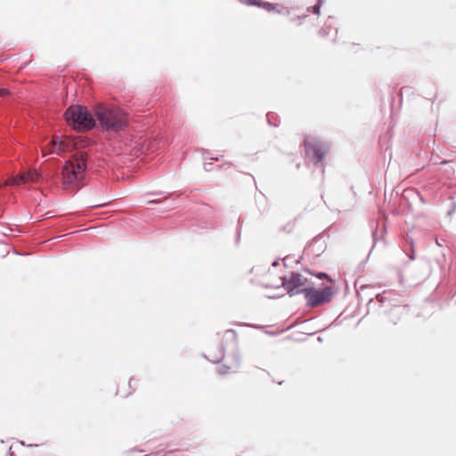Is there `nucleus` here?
Here are the masks:
<instances>
[{"instance_id":"nucleus-3","label":"nucleus","mask_w":456,"mask_h":456,"mask_svg":"<svg viewBox=\"0 0 456 456\" xmlns=\"http://www.w3.org/2000/svg\"><path fill=\"white\" fill-rule=\"evenodd\" d=\"M65 118L68 124L77 130H89L95 125V120L91 113L79 105L69 107L65 112Z\"/></svg>"},{"instance_id":"nucleus-14","label":"nucleus","mask_w":456,"mask_h":456,"mask_svg":"<svg viewBox=\"0 0 456 456\" xmlns=\"http://www.w3.org/2000/svg\"><path fill=\"white\" fill-rule=\"evenodd\" d=\"M315 278L319 280H326V283H334L332 279L325 273H315Z\"/></svg>"},{"instance_id":"nucleus-18","label":"nucleus","mask_w":456,"mask_h":456,"mask_svg":"<svg viewBox=\"0 0 456 456\" xmlns=\"http://www.w3.org/2000/svg\"><path fill=\"white\" fill-rule=\"evenodd\" d=\"M305 148L307 155L314 151V148L312 147L311 142L308 140L305 142Z\"/></svg>"},{"instance_id":"nucleus-2","label":"nucleus","mask_w":456,"mask_h":456,"mask_svg":"<svg viewBox=\"0 0 456 456\" xmlns=\"http://www.w3.org/2000/svg\"><path fill=\"white\" fill-rule=\"evenodd\" d=\"M94 114L105 130L118 131L126 125V113L118 107L99 105L96 107Z\"/></svg>"},{"instance_id":"nucleus-7","label":"nucleus","mask_w":456,"mask_h":456,"mask_svg":"<svg viewBox=\"0 0 456 456\" xmlns=\"http://www.w3.org/2000/svg\"><path fill=\"white\" fill-rule=\"evenodd\" d=\"M334 283L315 284V306L329 303L335 294Z\"/></svg>"},{"instance_id":"nucleus-13","label":"nucleus","mask_w":456,"mask_h":456,"mask_svg":"<svg viewBox=\"0 0 456 456\" xmlns=\"http://www.w3.org/2000/svg\"><path fill=\"white\" fill-rule=\"evenodd\" d=\"M298 329H299L298 331L300 333H304V334L308 335V336H311L314 333L313 330H312V325H311L310 320H306V321L302 322L299 324Z\"/></svg>"},{"instance_id":"nucleus-12","label":"nucleus","mask_w":456,"mask_h":456,"mask_svg":"<svg viewBox=\"0 0 456 456\" xmlns=\"http://www.w3.org/2000/svg\"><path fill=\"white\" fill-rule=\"evenodd\" d=\"M333 20L330 18L325 26L320 30V35L335 38L338 29L332 27Z\"/></svg>"},{"instance_id":"nucleus-23","label":"nucleus","mask_w":456,"mask_h":456,"mask_svg":"<svg viewBox=\"0 0 456 456\" xmlns=\"http://www.w3.org/2000/svg\"><path fill=\"white\" fill-rule=\"evenodd\" d=\"M409 257H410L411 260L414 259L413 252L409 256Z\"/></svg>"},{"instance_id":"nucleus-19","label":"nucleus","mask_w":456,"mask_h":456,"mask_svg":"<svg viewBox=\"0 0 456 456\" xmlns=\"http://www.w3.org/2000/svg\"><path fill=\"white\" fill-rule=\"evenodd\" d=\"M322 0H318L317 4H315V9H314L315 15H318L320 13V6L322 5Z\"/></svg>"},{"instance_id":"nucleus-6","label":"nucleus","mask_w":456,"mask_h":456,"mask_svg":"<svg viewBox=\"0 0 456 456\" xmlns=\"http://www.w3.org/2000/svg\"><path fill=\"white\" fill-rule=\"evenodd\" d=\"M43 179L42 175L37 169H30L17 176L6 180L0 187L9 185H20L27 183H37Z\"/></svg>"},{"instance_id":"nucleus-11","label":"nucleus","mask_w":456,"mask_h":456,"mask_svg":"<svg viewBox=\"0 0 456 456\" xmlns=\"http://www.w3.org/2000/svg\"><path fill=\"white\" fill-rule=\"evenodd\" d=\"M239 366H240V361H239V359H236L234 363H232L231 365H226V364L219 365L216 368V371L219 375L224 376V375H228L230 373L236 371V370L239 368Z\"/></svg>"},{"instance_id":"nucleus-1","label":"nucleus","mask_w":456,"mask_h":456,"mask_svg":"<svg viewBox=\"0 0 456 456\" xmlns=\"http://www.w3.org/2000/svg\"><path fill=\"white\" fill-rule=\"evenodd\" d=\"M87 154L85 151L75 153L61 168V189L75 192L85 185Z\"/></svg>"},{"instance_id":"nucleus-17","label":"nucleus","mask_w":456,"mask_h":456,"mask_svg":"<svg viewBox=\"0 0 456 456\" xmlns=\"http://www.w3.org/2000/svg\"><path fill=\"white\" fill-rule=\"evenodd\" d=\"M243 2L248 5H256L258 7L262 4V0H243Z\"/></svg>"},{"instance_id":"nucleus-16","label":"nucleus","mask_w":456,"mask_h":456,"mask_svg":"<svg viewBox=\"0 0 456 456\" xmlns=\"http://www.w3.org/2000/svg\"><path fill=\"white\" fill-rule=\"evenodd\" d=\"M260 7L268 12L273 11L275 9V6L273 4L268 3V2H263V1H262V4Z\"/></svg>"},{"instance_id":"nucleus-15","label":"nucleus","mask_w":456,"mask_h":456,"mask_svg":"<svg viewBox=\"0 0 456 456\" xmlns=\"http://www.w3.org/2000/svg\"><path fill=\"white\" fill-rule=\"evenodd\" d=\"M219 168L224 170V171H229V172H233L234 171V167H233L232 162H225L223 165H221L219 167Z\"/></svg>"},{"instance_id":"nucleus-21","label":"nucleus","mask_w":456,"mask_h":456,"mask_svg":"<svg viewBox=\"0 0 456 456\" xmlns=\"http://www.w3.org/2000/svg\"><path fill=\"white\" fill-rule=\"evenodd\" d=\"M5 94H7V92L5 90L0 89V96L4 95Z\"/></svg>"},{"instance_id":"nucleus-24","label":"nucleus","mask_w":456,"mask_h":456,"mask_svg":"<svg viewBox=\"0 0 456 456\" xmlns=\"http://www.w3.org/2000/svg\"><path fill=\"white\" fill-rule=\"evenodd\" d=\"M212 159H215V160L218 161V160H220V158H218V157L217 158H212Z\"/></svg>"},{"instance_id":"nucleus-22","label":"nucleus","mask_w":456,"mask_h":456,"mask_svg":"<svg viewBox=\"0 0 456 456\" xmlns=\"http://www.w3.org/2000/svg\"><path fill=\"white\" fill-rule=\"evenodd\" d=\"M159 202H160V201H159V200H158L149 201V203H159Z\"/></svg>"},{"instance_id":"nucleus-20","label":"nucleus","mask_w":456,"mask_h":456,"mask_svg":"<svg viewBox=\"0 0 456 456\" xmlns=\"http://www.w3.org/2000/svg\"><path fill=\"white\" fill-rule=\"evenodd\" d=\"M53 146L50 144L49 147L45 148V149H43V155L45 156L47 154H50L51 151L53 150Z\"/></svg>"},{"instance_id":"nucleus-5","label":"nucleus","mask_w":456,"mask_h":456,"mask_svg":"<svg viewBox=\"0 0 456 456\" xmlns=\"http://www.w3.org/2000/svg\"><path fill=\"white\" fill-rule=\"evenodd\" d=\"M283 290L291 295L305 292L308 305L314 306V294H312V289L307 287V280L301 274L292 273L288 276H284Z\"/></svg>"},{"instance_id":"nucleus-4","label":"nucleus","mask_w":456,"mask_h":456,"mask_svg":"<svg viewBox=\"0 0 456 456\" xmlns=\"http://www.w3.org/2000/svg\"><path fill=\"white\" fill-rule=\"evenodd\" d=\"M237 339V334L232 330H227L222 334H218L216 342L207 349L206 357L213 362H219L224 358L225 346H232Z\"/></svg>"},{"instance_id":"nucleus-25","label":"nucleus","mask_w":456,"mask_h":456,"mask_svg":"<svg viewBox=\"0 0 456 456\" xmlns=\"http://www.w3.org/2000/svg\"><path fill=\"white\" fill-rule=\"evenodd\" d=\"M317 340L321 342L322 339L321 338V337H318Z\"/></svg>"},{"instance_id":"nucleus-8","label":"nucleus","mask_w":456,"mask_h":456,"mask_svg":"<svg viewBox=\"0 0 456 456\" xmlns=\"http://www.w3.org/2000/svg\"><path fill=\"white\" fill-rule=\"evenodd\" d=\"M51 145L53 149L50 152L57 155L69 151L72 148V142L69 138L58 139L54 137L51 142Z\"/></svg>"},{"instance_id":"nucleus-9","label":"nucleus","mask_w":456,"mask_h":456,"mask_svg":"<svg viewBox=\"0 0 456 456\" xmlns=\"http://www.w3.org/2000/svg\"><path fill=\"white\" fill-rule=\"evenodd\" d=\"M262 283L269 289H283V277L276 275L274 273L268 272L263 277Z\"/></svg>"},{"instance_id":"nucleus-10","label":"nucleus","mask_w":456,"mask_h":456,"mask_svg":"<svg viewBox=\"0 0 456 456\" xmlns=\"http://www.w3.org/2000/svg\"><path fill=\"white\" fill-rule=\"evenodd\" d=\"M330 143L326 141L315 140V167L330 152Z\"/></svg>"}]
</instances>
